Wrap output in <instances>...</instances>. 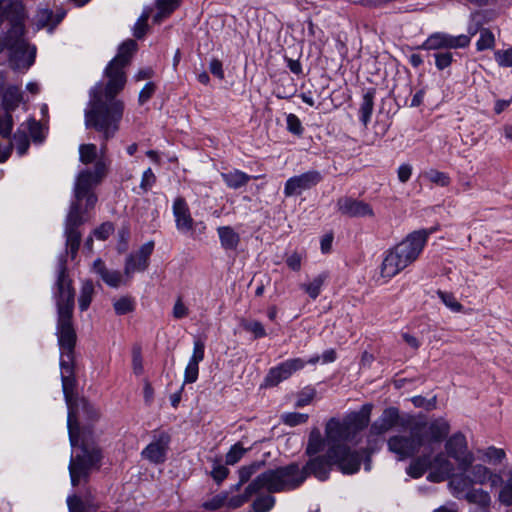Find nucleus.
Listing matches in <instances>:
<instances>
[{
    "mask_svg": "<svg viewBox=\"0 0 512 512\" xmlns=\"http://www.w3.org/2000/svg\"><path fill=\"white\" fill-rule=\"evenodd\" d=\"M73 418L71 421V432L67 425L68 436L71 447H79L80 453L71 455L69 463V474L72 486H77L81 479L87 480L94 469H99L102 460L101 449L89 441L92 435L90 424L80 425V420L88 423L99 418V412L86 398H76L73 401Z\"/></svg>",
    "mask_w": 512,
    "mask_h": 512,
    "instance_id": "nucleus-1",
    "label": "nucleus"
},
{
    "mask_svg": "<svg viewBox=\"0 0 512 512\" xmlns=\"http://www.w3.org/2000/svg\"><path fill=\"white\" fill-rule=\"evenodd\" d=\"M106 172L105 162L99 159L95 162L93 171L81 170L76 178L74 199L71 201L64 227L65 251L72 260L76 258L81 244L82 234L79 227L87 221V212L93 209L97 202L93 188L100 184Z\"/></svg>",
    "mask_w": 512,
    "mask_h": 512,
    "instance_id": "nucleus-2",
    "label": "nucleus"
},
{
    "mask_svg": "<svg viewBox=\"0 0 512 512\" xmlns=\"http://www.w3.org/2000/svg\"><path fill=\"white\" fill-rule=\"evenodd\" d=\"M53 299L57 308L56 334L58 336V345L62 350L60 357L66 360H74V349L77 341L73 325L75 289L73 281L68 275L67 251L60 253L57 258Z\"/></svg>",
    "mask_w": 512,
    "mask_h": 512,
    "instance_id": "nucleus-3",
    "label": "nucleus"
},
{
    "mask_svg": "<svg viewBox=\"0 0 512 512\" xmlns=\"http://www.w3.org/2000/svg\"><path fill=\"white\" fill-rule=\"evenodd\" d=\"M102 82H97L89 90V101L84 111L85 127L99 133L102 140L101 150L106 142L114 138L120 129L125 104L123 101H109L101 96Z\"/></svg>",
    "mask_w": 512,
    "mask_h": 512,
    "instance_id": "nucleus-4",
    "label": "nucleus"
},
{
    "mask_svg": "<svg viewBox=\"0 0 512 512\" xmlns=\"http://www.w3.org/2000/svg\"><path fill=\"white\" fill-rule=\"evenodd\" d=\"M333 466L328 448L323 455L309 456L303 467H300L297 462H291L288 465L276 467L272 471L280 492H285L299 488L310 476L321 482L328 480Z\"/></svg>",
    "mask_w": 512,
    "mask_h": 512,
    "instance_id": "nucleus-5",
    "label": "nucleus"
},
{
    "mask_svg": "<svg viewBox=\"0 0 512 512\" xmlns=\"http://www.w3.org/2000/svg\"><path fill=\"white\" fill-rule=\"evenodd\" d=\"M25 20L10 24L5 40L0 41V53L9 50L10 65L14 70L29 69L35 62L36 47H30L24 39Z\"/></svg>",
    "mask_w": 512,
    "mask_h": 512,
    "instance_id": "nucleus-6",
    "label": "nucleus"
},
{
    "mask_svg": "<svg viewBox=\"0 0 512 512\" xmlns=\"http://www.w3.org/2000/svg\"><path fill=\"white\" fill-rule=\"evenodd\" d=\"M279 488L272 469H268L252 480L242 494L232 497L228 496L227 507L232 509L239 508L260 490L265 489L268 493H280Z\"/></svg>",
    "mask_w": 512,
    "mask_h": 512,
    "instance_id": "nucleus-7",
    "label": "nucleus"
},
{
    "mask_svg": "<svg viewBox=\"0 0 512 512\" xmlns=\"http://www.w3.org/2000/svg\"><path fill=\"white\" fill-rule=\"evenodd\" d=\"M424 435L419 428L413 426L409 435H394L387 441L390 452L397 455L398 460H405L417 454L423 446Z\"/></svg>",
    "mask_w": 512,
    "mask_h": 512,
    "instance_id": "nucleus-8",
    "label": "nucleus"
},
{
    "mask_svg": "<svg viewBox=\"0 0 512 512\" xmlns=\"http://www.w3.org/2000/svg\"><path fill=\"white\" fill-rule=\"evenodd\" d=\"M22 101V93L15 85L8 86L2 94V108L0 112V135L3 138H10L14 126L12 112Z\"/></svg>",
    "mask_w": 512,
    "mask_h": 512,
    "instance_id": "nucleus-9",
    "label": "nucleus"
},
{
    "mask_svg": "<svg viewBox=\"0 0 512 512\" xmlns=\"http://www.w3.org/2000/svg\"><path fill=\"white\" fill-rule=\"evenodd\" d=\"M329 455L332 457L333 465L345 475L355 474L360 469L362 455L348 445L329 446Z\"/></svg>",
    "mask_w": 512,
    "mask_h": 512,
    "instance_id": "nucleus-10",
    "label": "nucleus"
},
{
    "mask_svg": "<svg viewBox=\"0 0 512 512\" xmlns=\"http://www.w3.org/2000/svg\"><path fill=\"white\" fill-rule=\"evenodd\" d=\"M431 233L432 231L426 229L413 231L408 234L404 240L394 246L407 266L419 257Z\"/></svg>",
    "mask_w": 512,
    "mask_h": 512,
    "instance_id": "nucleus-11",
    "label": "nucleus"
},
{
    "mask_svg": "<svg viewBox=\"0 0 512 512\" xmlns=\"http://www.w3.org/2000/svg\"><path fill=\"white\" fill-rule=\"evenodd\" d=\"M447 455L453 458L460 471H467L474 461V456L468 451L466 437L462 432H456L445 443Z\"/></svg>",
    "mask_w": 512,
    "mask_h": 512,
    "instance_id": "nucleus-12",
    "label": "nucleus"
},
{
    "mask_svg": "<svg viewBox=\"0 0 512 512\" xmlns=\"http://www.w3.org/2000/svg\"><path fill=\"white\" fill-rule=\"evenodd\" d=\"M61 382L64 399L68 408V426L71 429L73 418V401L79 398L75 394L76 378L74 374V360H66L60 357Z\"/></svg>",
    "mask_w": 512,
    "mask_h": 512,
    "instance_id": "nucleus-13",
    "label": "nucleus"
},
{
    "mask_svg": "<svg viewBox=\"0 0 512 512\" xmlns=\"http://www.w3.org/2000/svg\"><path fill=\"white\" fill-rule=\"evenodd\" d=\"M470 44V37L461 34L453 36L444 32H436L431 34L418 49L423 50H442V49H458L465 48Z\"/></svg>",
    "mask_w": 512,
    "mask_h": 512,
    "instance_id": "nucleus-14",
    "label": "nucleus"
},
{
    "mask_svg": "<svg viewBox=\"0 0 512 512\" xmlns=\"http://www.w3.org/2000/svg\"><path fill=\"white\" fill-rule=\"evenodd\" d=\"M124 69L110 63L106 66L104 75L108 78V81L105 86L102 84L100 92L105 100L122 101L117 99L116 96L124 89L127 82Z\"/></svg>",
    "mask_w": 512,
    "mask_h": 512,
    "instance_id": "nucleus-15",
    "label": "nucleus"
},
{
    "mask_svg": "<svg viewBox=\"0 0 512 512\" xmlns=\"http://www.w3.org/2000/svg\"><path fill=\"white\" fill-rule=\"evenodd\" d=\"M336 210L348 218H373L375 216L374 209L369 203L352 196L338 198Z\"/></svg>",
    "mask_w": 512,
    "mask_h": 512,
    "instance_id": "nucleus-16",
    "label": "nucleus"
},
{
    "mask_svg": "<svg viewBox=\"0 0 512 512\" xmlns=\"http://www.w3.org/2000/svg\"><path fill=\"white\" fill-rule=\"evenodd\" d=\"M323 180L322 174L317 170H309L286 180L284 185L285 197L298 196L303 191L315 187Z\"/></svg>",
    "mask_w": 512,
    "mask_h": 512,
    "instance_id": "nucleus-17",
    "label": "nucleus"
},
{
    "mask_svg": "<svg viewBox=\"0 0 512 512\" xmlns=\"http://www.w3.org/2000/svg\"><path fill=\"white\" fill-rule=\"evenodd\" d=\"M306 362L302 358H292L279 363L269 369L264 378L266 387H275L282 381L288 379L293 373L303 369Z\"/></svg>",
    "mask_w": 512,
    "mask_h": 512,
    "instance_id": "nucleus-18",
    "label": "nucleus"
},
{
    "mask_svg": "<svg viewBox=\"0 0 512 512\" xmlns=\"http://www.w3.org/2000/svg\"><path fill=\"white\" fill-rule=\"evenodd\" d=\"M170 442V434L166 431H162L154 435L153 441L142 450L141 455L152 464H163L167 459Z\"/></svg>",
    "mask_w": 512,
    "mask_h": 512,
    "instance_id": "nucleus-19",
    "label": "nucleus"
},
{
    "mask_svg": "<svg viewBox=\"0 0 512 512\" xmlns=\"http://www.w3.org/2000/svg\"><path fill=\"white\" fill-rule=\"evenodd\" d=\"M154 245V241H148L141 245L137 251L128 254L124 264L126 276H131L135 272H144L148 269Z\"/></svg>",
    "mask_w": 512,
    "mask_h": 512,
    "instance_id": "nucleus-20",
    "label": "nucleus"
},
{
    "mask_svg": "<svg viewBox=\"0 0 512 512\" xmlns=\"http://www.w3.org/2000/svg\"><path fill=\"white\" fill-rule=\"evenodd\" d=\"M423 437V446L429 448L432 452V445L441 443L449 434L450 425L443 419L439 418L432 421L428 426L426 424H416Z\"/></svg>",
    "mask_w": 512,
    "mask_h": 512,
    "instance_id": "nucleus-21",
    "label": "nucleus"
},
{
    "mask_svg": "<svg viewBox=\"0 0 512 512\" xmlns=\"http://www.w3.org/2000/svg\"><path fill=\"white\" fill-rule=\"evenodd\" d=\"M172 213L175 219L176 229L181 233H187L193 229L194 219L186 199L178 196L174 199Z\"/></svg>",
    "mask_w": 512,
    "mask_h": 512,
    "instance_id": "nucleus-22",
    "label": "nucleus"
},
{
    "mask_svg": "<svg viewBox=\"0 0 512 512\" xmlns=\"http://www.w3.org/2000/svg\"><path fill=\"white\" fill-rule=\"evenodd\" d=\"M400 412L397 407H387L382 414L370 426L372 436H381L398 425Z\"/></svg>",
    "mask_w": 512,
    "mask_h": 512,
    "instance_id": "nucleus-23",
    "label": "nucleus"
},
{
    "mask_svg": "<svg viewBox=\"0 0 512 512\" xmlns=\"http://www.w3.org/2000/svg\"><path fill=\"white\" fill-rule=\"evenodd\" d=\"M372 408V404H364L359 411L352 412L344 418L343 421L353 438L368 426Z\"/></svg>",
    "mask_w": 512,
    "mask_h": 512,
    "instance_id": "nucleus-24",
    "label": "nucleus"
},
{
    "mask_svg": "<svg viewBox=\"0 0 512 512\" xmlns=\"http://www.w3.org/2000/svg\"><path fill=\"white\" fill-rule=\"evenodd\" d=\"M326 440L328 445H345L342 442H351L354 438L350 434L348 427L344 421L340 422L335 418H331L325 427Z\"/></svg>",
    "mask_w": 512,
    "mask_h": 512,
    "instance_id": "nucleus-25",
    "label": "nucleus"
},
{
    "mask_svg": "<svg viewBox=\"0 0 512 512\" xmlns=\"http://www.w3.org/2000/svg\"><path fill=\"white\" fill-rule=\"evenodd\" d=\"M25 9L18 0H0V26L4 21L12 24L19 20H25Z\"/></svg>",
    "mask_w": 512,
    "mask_h": 512,
    "instance_id": "nucleus-26",
    "label": "nucleus"
},
{
    "mask_svg": "<svg viewBox=\"0 0 512 512\" xmlns=\"http://www.w3.org/2000/svg\"><path fill=\"white\" fill-rule=\"evenodd\" d=\"M407 267L399 253L395 248H391L386 252V255L381 264V275L384 278H392L400 271Z\"/></svg>",
    "mask_w": 512,
    "mask_h": 512,
    "instance_id": "nucleus-27",
    "label": "nucleus"
},
{
    "mask_svg": "<svg viewBox=\"0 0 512 512\" xmlns=\"http://www.w3.org/2000/svg\"><path fill=\"white\" fill-rule=\"evenodd\" d=\"M222 181L229 189L238 190L245 187L251 179H257V176L249 175L239 169H232L220 174Z\"/></svg>",
    "mask_w": 512,
    "mask_h": 512,
    "instance_id": "nucleus-28",
    "label": "nucleus"
},
{
    "mask_svg": "<svg viewBox=\"0 0 512 512\" xmlns=\"http://www.w3.org/2000/svg\"><path fill=\"white\" fill-rule=\"evenodd\" d=\"M137 47L138 45L135 40H125L119 45L116 56L109 63L118 67L125 68L130 64L132 56L136 52Z\"/></svg>",
    "mask_w": 512,
    "mask_h": 512,
    "instance_id": "nucleus-29",
    "label": "nucleus"
},
{
    "mask_svg": "<svg viewBox=\"0 0 512 512\" xmlns=\"http://www.w3.org/2000/svg\"><path fill=\"white\" fill-rule=\"evenodd\" d=\"M449 486L453 490V495L458 499H462L465 493L473 488V483L467 471H460V473L452 475L449 480Z\"/></svg>",
    "mask_w": 512,
    "mask_h": 512,
    "instance_id": "nucleus-30",
    "label": "nucleus"
},
{
    "mask_svg": "<svg viewBox=\"0 0 512 512\" xmlns=\"http://www.w3.org/2000/svg\"><path fill=\"white\" fill-rule=\"evenodd\" d=\"M217 233L221 247L224 250H237L241 238L240 235L231 226H220L217 228Z\"/></svg>",
    "mask_w": 512,
    "mask_h": 512,
    "instance_id": "nucleus-31",
    "label": "nucleus"
},
{
    "mask_svg": "<svg viewBox=\"0 0 512 512\" xmlns=\"http://www.w3.org/2000/svg\"><path fill=\"white\" fill-rule=\"evenodd\" d=\"M376 89L371 87L363 94L362 103L359 108V120L366 127L371 120L374 108Z\"/></svg>",
    "mask_w": 512,
    "mask_h": 512,
    "instance_id": "nucleus-32",
    "label": "nucleus"
},
{
    "mask_svg": "<svg viewBox=\"0 0 512 512\" xmlns=\"http://www.w3.org/2000/svg\"><path fill=\"white\" fill-rule=\"evenodd\" d=\"M296 91L294 80L286 75L279 79L274 89V95L278 99H290L296 94Z\"/></svg>",
    "mask_w": 512,
    "mask_h": 512,
    "instance_id": "nucleus-33",
    "label": "nucleus"
},
{
    "mask_svg": "<svg viewBox=\"0 0 512 512\" xmlns=\"http://www.w3.org/2000/svg\"><path fill=\"white\" fill-rule=\"evenodd\" d=\"M328 277V272H322L314 277L311 282L301 284L300 288L305 291L311 299L315 300L320 295L322 286Z\"/></svg>",
    "mask_w": 512,
    "mask_h": 512,
    "instance_id": "nucleus-34",
    "label": "nucleus"
},
{
    "mask_svg": "<svg viewBox=\"0 0 512 512\" xmlns=\"http://www.w3.org/2000/svg\"><path fill=\"white\" fill-rule=\"evenodd\" d=\"M325 441L319 431L318 428H314L311 430L308 438V443L305 449V454L307 456L318 455L321 451L324 450Z\"/></svg>",
    "mask_w": 512,
    "mask_h": 512,
    "instance_id": "nucleus-35",
    "label": "nucleus"
},
{
    "mask_svg": "<svg viewBox=\"0 0 512 512\" xmlns=\"http://www.w3.org/2000/svg\"><path fill=\"white\" fill-rule=\"evenodd\" d=\"M467 502L474 504L475 507H490L491 497L487 491L483 489L472 488L462 497Z\"/></svg>",
    "mask_w": 512,
    "mask_h": 512,
    "instance_id": "nucleus-36",
    "label": "nucleus"
},
{
    "mask_svg": "<svg viewBox=\"0 0 512 512\" xmlns=\"http://www.w3.org/2000/svg\"><path fill=\"white\" fill-rule=\"evenodd\" d=\"M430 466V453L423 457H418L416 460L411 462L408 466L406 472L407 474L414 478H420L424 475L427 468Z\"/></svg>",
    "mask_w": 512,
    "mask_h": 512,
    "instance_id": "nucleus-37",
    "label": "nucleus"
},
{
    "mask_svg": "<svg viewBox=\"0 0 512 512\" xmlns=\"http://www.w3.org/2000/svg\"><path fill=\"white\" fill-rule=\"evenodd\" d=\"M93 294H94V284H93L92 280H89V279L85 280L82 283L80 295L78 298L79 309L81 312H84L89 308V306L92 302Z\"/></svg>",
    "mask_w": 512,
    "mask_h": 512,
    "instance_id": "nucleus-38",
    "label": "nucleus"
},
{
    "mask_svg": "<svg viewBox=\"0 0 512 512\" xmlns=\"http://www.w3.org/2000/svg\"><path fill=\"white\" fill-rule=\"evenodd\" d=\"M470 479L474 484H485L490 478V469L481 464L472 465L467 470Z\"/></svg>",
    "mask_w": 512,
    "mask_h": 512,
    "instance_id": "nucleus-39",
    "label": "nucleus"
},
{
    "mask_svg": "<svg viewBox=\"0 0 512 512\" xmlns=\"http://www.w3.org/2000/svg\"><path fill=\"white\" fill-rule=\"evenodd\" d=\"M264 494L258 496L251 504V510L249 512H269L275 506L276 499L274 496Z\"/></svg>",
    "mask_w": 512,
    "mask_h": 512,
    "instance_id": "nucleus-40",
    "label": "nucleus"
},
{
    "mask_svg": "<svg viewBox=\"0 0 512 512\" xmlns=\"http://www.w3.org/2000/svg\"><path fill=\"white\" fill-rule=\"evenodd\" d=\"M212 469L210 471V476L214 480L217 485H220L229 475V469L226 465L222 464L221 458H213L211 459Z\"/></svg>",
    "mask_w": 512,
    "mask_h": 512,
    "instance_id": "nucleus-41",
    "label": "nucleus"
},
{
    "mask_svg": "<svg viewBox=\"0 0 512 512\" xmlns=\"http://www.w3.org/2000/svg\"><path fill=\"white\" fill-rule=\"evenodd\" d=\"M240 325L246 332L252 333L254 339H260L267 335L266 330L260 321L242 319Z\"/></svg>",
    "mask_w": 512,
    "mask_h": 512,
    "instance_id": "nucleus-42",
    "label": "nucleus"
},
{
    "mask_svg": "<svg viewBox=\"0 0 512 512\" xmlns=\"http://www.w3.org/2000/svg\"><path fill=\"white\" fill-rule=\"evenodd\" d=\"M116 315L122 316L135 310V301L130 296H122L113 303Z\"/></svg>",
    "mask_w": 512,
    "mask_h": 512,
    "instance_id": "nucleus-43",
    "label": "nucleus"
},
{
    "mask_svg": "<svg viewBox=\"0 0 512 512\" xmlns=\"http://www.w3.org/2000/svg\"><path fill=\"white\" fill-rule=\"evenodd\" d=\"M117 245L116 250L119 254H123L128 250L129 239H130V226L128 223H123L118 229L117 233Z\"/></svg>",
    "mask_w": 512,
    "mask_h": 512,
    "instance_id": "nucleus-44",
    "label": "nucleus"
},
{
    "mask_svg": "<svg viewBox=\"0 0 512 512\" xmlns=\"http://www.w3.org/2000/svg\"><path fill=\"white\" fill-rule=\"evenodd\" d=\"M13 142L15 144L17 154L20 157L24 156L30 147L28 134L25 131L17 130L13 135Z\"/></svg>",
    "mask_w": 512,
    "mask_h": 512,
    "instance_id": "nucleus-45",
    "label": "nucleus"
},
{
    "mask_svg": "<svg viewBox=\"0 0 512 512\" xmlns=\"http://www.w3.org/2000/svg\"><path fill=\"white\" fill-rule=\"evenodd\" d=\"M228 496H229V492L223 491V492L213 496L211 499L203 502L202 507L205 510H210V511L218 510L224 506H227Z\"/></svg>",
    "mask_w": 512,
    "mask_h": 512,
    "instance_id": "nucleus-46",
    "label": "nucleus"
},
{
    "mask_svg": "<svg viewBox=\"0 0 512 512\" xmlns=\"http://www.w3.org/2000/svg\"><path fill=\"white\" fill-rule=\"evenodd\" d=\"M495 45L494 34L488 28H482L480 30V37L476 42V48L478 51H484L493 48Z\"/></svg>",
    "mask_w": 512,
    "mask_h": 512,
    "instance_id": "nucleus-47",
    "label": "nucleus"
},
{
    "mask_svg": "<svg viewBox=\"0 0 512 512\" xmlns=\"http://www.w3.org/2000/svg\"><path fill=\"white\" fill-rule=\"evenodd\" d=\"M424 177L430 182L441 187H446L451 182V178L447 173L438 171L436 169H430L429 171H426L424 173Z\"/></svg>",
    "mask_w": 512,
    "mask_h": 512,
    "instance_id": "nucleus-48",
    "label": "nucleus"
},
{
    "mask_svg": "<svg viewBox=\"0 0 512 512\" xmlns=\"http://www.w3.org/2000/svg\"><path fill=\"white\" fill-rule=\"evenodd\" d=\"M246 452L247 449H245L240 442L235 443L225 456L226 465H235L242 459Z\"/></svg>",
    "mask_w": 512,
    "mask_h": 512,
    "instance_id": "nucleus-49",
    "label": "nucleus"
},
{
    "mask_svg": "<svg viewBox=\"0 0 512 512\" xmlns=\"http://www.w3.org/2000/svg\"><path fill=\"white\" fill-rule=\"evenodd\" d=\"M97 158V147L95 144H81L79 147V159L83 164H91Z\"/></svg>",
    "mask_w": 512,
    "mask_h": 512,
    "instance_id": "nucleus-50",
    "label": "nucleus"
},
{
    "mask_svg": "<svg viewBox=\"0 0 512 512\" xmlns=\"http://www.w3.org/2000/svg\"><path fill=\"white\" fill-rule=\"evenodd\" d=\"M265 464L264 461H254L249 465L242 466L238 470L241 483H247L250 478Z\"/></svg>",
    "mask_w": 512,
    "mask_h": 512,
    "instance_id": "nucleus-51",
    "label": "nucleus"
},
{
    "mask_svg": "<svg viewBox=\"0 0 512 512\" xmlns=\"http://www.w3.org/2000/svg\"><path fill=\"white\" fill-rule=\"evenodd\" d=\"M308 418V414L299 412H288L282 414L281 416L282 422L290 427H295L297 425L304 424L307 422Z\"/></svg>",
    "mask_w": 512,
    "mask_h": 512,
    "instance_id": "nucleus-52",
    "label": "nucleus"
},
{
    "mask_svg": "<svg viewBox=\"0 0 512 512\" xmlns=\"http://www.w3.org/2000/svg\"><path fill=\"white\" fill-rule=\"evenodd\" d=\"M150 17L148 11L144 10L133 27V35L136 39H142L148 29L147 21Z\"/></svg>",
    "mask_w": 512,
    "mask_h": 512,
    "instance_id": "nucleus-53",
    "label": "nucleus"
},
{
    "mask_svg": "<svg viewBox=\"0 0 512 512\" xmlns=\"http://www.w3.org/2000/svg\"><path fill=\"white\" fill-rule=\"evenodd\" d=\"M454 475V465L447 459L437 473H431L429 478L433 481H444Z\"/></svg>",
    "mask_w": 512,
    "mask_h": 512,
    "instance_id": "nucleus-54",
    "label": "nucleus"
},
{
    "mask_svg": "<svg viewBox=\"0 0 512 512\" xmlns=\"http://www.w3.org/2000/svg\"><path fill=\"white\" fill-rule=\"evenodd\" d=\"M286 125H287V130L297 136V137H301L304 133V127L302 125V122L301 120L299 119V117L295 114H288L287 117H286Z\"/></svg>",
    "mask_w": 512,
    "mask_h": 512,
    "instance_id": "nucleus-55",
    "label": "nucleus"
},
{
    "mask_svg": "<svg viewBox=\"0 0 512 512\" xmlns=\"http://www.w3.org/2000/svg\"><path fill=\"white\" fill-rule=\"evenodd\" d=\"M28 129L34 143H43L46 136L43 132V126L39 121L31 119L29 121Z\"/></svg>",
    "mask_w": 512,
    "mask_h": 512,
    "instance_id": "nucleus-56",
    "label": "nucleus"
},
{
    "mask_svg": "<svg viewBox=\"0 0 512 512\" xmlns=\"http://www.w3.org/2000/svg\"><path fill=\"white\" fill-rule=\"evenodd\" d=\"M442 302L454 312H460L463 308L462 304L459 303L452 293L438 290L437 292Z\"/></svg>",
    "mask_w": 512,
    "mask_h": 512,
    "instance_id": "nucleus-57",
    "label": "nucleus"
},
{
    "mask_svg": "<svg viewBox=\"0 0 512 512\" xmlns=\"http://www.w3.org/2000/svg\"><path fill=\"white\" fill-rule=\"evenodd\" d=\"M100 278L112 288H118L122 283L121 273L117 270L107 269Z\"/></svg>",
    "mask_w": 512,
    "mask_h": 512,
    "instance_id": "nucleus-58",
    "label": "nucleus"
},
{
    "mask_svg": "<svg viewBox=\"0 0 512 512\" xmlns=\"http://www.w3.org/2000/svg\"><path fill=\"white\" fill-rule=\"evenodd\" d=\"M433 56L435 58V65L440 71L449 67L453 62V54L450 51L436 52Z\"/></svg>",
    "mask_w": 512,
    "mask_h": 512,
    "instance_id": "nucleus-59",
    "label": "nucleus"
},
{
    "mask_svg": "<svg viewBox=\"0 0 512 512\" xmlns=\"http://www.w3.org/2000/svg\"><path fill=\"white\" fill-rule=\"evenodd\" d=\"M499 501L506 506L512 505V473L500 490Z\"/></svg>",
    "mask_w": 512,
    "mask_h": 512,
    "instance_id": "nucleus-60",
    "label": "nucleus"
},
{
    "mask_svg": "<svg viewBox=\"0 0 512 512\" xmlns=\"http://www.w3.org/2000/svg\"><path fill=\"white\" fill-rule=\"evenodd\" d=\"M505 456L506 454L503 449L494 446L488 447L484 452V460L493 463H500Z\"/></svg>",
    "mask_w": 512,
    "mask_h": 512,
    "instance_id": "nucleus-61",
    "label": "nucleus"
},
{
    "mask_svg": "<svg viewBox=\"0 0 512 512\" xmlns=\"http://www.w3.org/2000/svg\"><path fill=\"white\" fill-rule=\"evenodd\" d=\"M494 56L499 66L512 67V47L506 50H497Z\"/></svg>",
    "mask_w": 512,
    "mask_h": 512,
    "instance_id": "nucleus-62",
    "label": "nucleus"
},
{
    "mask_svg": "<svg viewBox=\"0 0 512 512\" xmlns=\"http://www.w3.org/2000/svg\"><path fill=\"white\" fill-rule=\"evenodd\" d=\"M156 183V176L151 168L146 169L141 178L140 189L143 192H148Z\"/></svg>",
    "mask_w": 512,
    "mask_h": 512,
    "instance_id": "nucleus-63",
    "label": "nucleus"
},
{
    "mask_svg": "<svg viewBox=\"0 0 512 512\" xmlns=\"http://www.w3.org/2000/svg\"><path fill=\"white\" fill-rule=\"evenodd\" d=\"M69 512H87L86 506L77 495H71L67 498Z\"/></svg>",
    "mask_w": 512,
    "mask_h": 512,
    "instance_id": "nucleus-64",
    "label": "nucleus"
}]
</instances>
